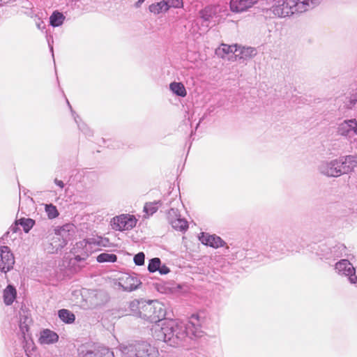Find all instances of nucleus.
<instances>
[{"mask_svg":"<svg viewBox=\"0 0 357 357\" xmlns=\"http://www.w3.org/2000/svg\"><path fill=\"white\" fill-rule=\"evenodd\" d=\"M155 337L167 342L170 346H176L186 337L184 324L172 319H162L158 321L152 328Z\"/></svg>","mask_w":357,"mask_h":357,"instance_id":"nucleus-1","label":"nucleus"},{"mask_svg":"<svg viewBox=\"0 0 357 357\" xmlns=\"http://www.w3.org/2000/svg\"><path fill=\"white\" fill-rule=\"evenodd\" d=\"M357 165L356 157L347 155L338 159L322 161L319 165V171L328 177H338L352 172Z\"/></svg>","mask_w":357,"mask_h":357,"instance_id":"nucleus-2","label":"nucleus"},{"mask_svg":"<svg viewBox=\"0 0 357 357\" xmlns=\"http://www.w3.org/2000/svg\"><path fill=\"white\" fill-rule=\"evenodd\" d=\"M226 8L220 5L205 7L199 12L197 23L200 24L199 31L207 32L210 28L220 24L224 20Z\"/></svg>","mask_w":357,"mask_h":357,"instance_id":"nucleus-3","label":"nucleus"},{"mask_svg":"<svg viewBox=\"0 0 357 357\" xmlns=\"http://www.w3.org/2000/svg\"><path fill=\"white\" fill-rule=\"evenodd\" d=\"M119 349L123 357H160L158 349L146 342L120 344Z\"/></svg>","mask_w":357,"mask_h":357,"instance_id":"nucleus-4","label":"nucleus"},{"mask_svg":"<svg viewBox=\"0 0 357 357\" xmlns=\"http://www.w3.org/2000/svg\"><path fill=\"white\" fill-rule=\"evenodd\" d=\"M297 0H268L269 8L265 13L271 17H285L297 12L296 5Z\"/></svg>","mask_w":357,"mask_h":357,"instance_id":"nucleus-5","label":"nucleus"},{"mask_svg":"<svg viewBox=\"0 0 357 357\" xmlns=\"http://www.w3.org/2000/svg\"><path fill=\"white\" fill-rule=\"evenodd\" d=\"M141 318L157 323L165 316L164 305L157 301H142Z\"/></svg>","mask_w":357,"mask_h":357,"instance_id":"nucleus-6","label":"nucleus"},{"mask_svg":"<svg viewBox=\"0 0 357 357\" xmlns=\"http://www.w3.org/2000/svg\"><path fill=\"white\" fill-rule=\"evenodd\" d=\"M137 219L132 215L121 214L114 217L111 220V226L116 231L130 230L135 227Z\"/></svg>","mask_w":357,"mask_h":357,"instance_id":"nucleus-7","label":"nucleus"},{"mask_svg":"<svg viewBox=\"0 0 357 357\" xmlns=\"http://www.w3.org/2000/svg\"><path fill=\"white\" fill-rule=\"evenodd\" d=\"M335 268L340 275H345L349 278L351 284L357 283V276L356 270L353 265L347 259H342L336 263Z\"/></svg>","mask_w":357,"mask_h":357,"instance_id":"nucleus-8","label":"nucleus"},{"mask_svg":"<svg viewBox=\"0 0 357 357\" xmlns=\"http://www.w3.org/2000/svg\"><path fill=\"white\" fill-rule=\"evenodd\" d=\"M15 259L8 246L0 247V271L7 273L13 266Z\"/></svg>","mask_w":357,"mask_h":357,"instance_id":"nucleus-9","label":"nucleus"},{"mask_svg":"<svg viewBox=\"0 0 357 357\" xmlns=\"http://www.w3.org/2000/svg\"><path fill=\"white\" fill-rule=\"evenodd\" d=\"M184 331L186 333V337H199L202 335L203 332L197 315H192L188 324H184Z\"/></svg>","mask_w":357,"mask_h":357,"instance_id":"nucleus-10","label":"nucleus"},{"mask_svg":"<svg viewBox=\"0 0 357 357\" xmlns=\"http://www.w3.org/2000/svg\"><path fill=\"white\" fill-rule=\"evenodd\" d=\"M118 284L124 291H132L137 289L141 284L140 280L134 275L125 274L119 279Z\"/></svg>","mask_w":357,"mask_h":357,"instance_id":"nucleus-11","label":"nucleus"},{"mask_svg":"<svg viewBox=\"0 0 357 357\" xmlns=\"http://www.w3.org/2000/svg\"><path fill=\"white\" fill-rule=\"evenodd\" d=\"M168 217L169 222L174 229L184 231L188 228V222L185 219L181 218L176 209L171 208L169 211Z\"/></svg>","mask_w":357,"mask_h":357,"instance_id":"nucleus-12","label":"nucleus"},{"mask_svg":"<svg viewBox=\"0 0 357 357\" xmlns=\"http://www.w3.org/2000/svg\"><path fill=\"white\" fill-rule=\"evenodd\" d=\"M259 0H231L230 10L233 13H243L252 8Z\"/></svg>","mask_w":357,"mask_h":357,"instance_id":"nucleus-13","label":"nucleus"},{"mask_svg":"<svg viewBox=\"0 0 357 357\" xmlns=\"http://www.w3.org/2000/svg\"><path fill=\"white\" fill-rule=\"evenodd\" d=\"M337 132L342 136H349L351 133L357 135V121L356 119L345 120L337 127Z\"/></svg>","mask_w":357,"mask_h":357,"instance_id":"nucleus-14","label":"nucleus"},{"mask_svg":"<svg viewBox=\"0 0 357 357\" xmlns=\"http://www.w3.org/2000/svg\"><path fill=\"white\" fill-rule=\"evenodd\" d=\"M82 357H115L113 351L109 348L99 345L87 350Z\"/></svg>","mask_w":357,"mask_h":357,"instance_id":"nucleus-15","label":"nucleus"},{"mask_svg":"<svg viewBox=\"0 0 357 357\" xmlns=\"http://www.w3.org/2000/svg\"><path fill=\"white\" fill-rule=\"evenodd\" d=\"M199 239L203 244L213 248L222 247L225 244V242L220 237L205 233H202Z\"/></svg>","mask_w":357,"mask_h":357,"instance_id":"nucleus-16","label":"nucleus"},{"mask_svg":"<svg viewBox=\"0 0 357 357\" xmlns=\"http://www.w3.org/2000/svg\"><path fill=\"white\" fill-rule=\"evenodd\" d=\"M76 227L73 224L67 223L54 229V234L58 235L67 243L72 236L75 234Z\"/></svg>","mask_w":357,"mask_h":357,"instance_id":"nucleus-17","label":"nucleus"},{"mask_svg":"<svg viewBox=\"0 0 357 357\" xmlns=\"http://www.w3.org/2000/svg\"><path fill=\"white\" fill-rule=\"evenodd\" d=\"M102 238L100 236L93 237L89 238L88 240H84L80 241L77 244V248L83 247L84 252L86 256H89L90 253L92 252V245H98V246H105V244L103 243Z\"/></svg>","mask_w":357,"mask_h":357,"instance_id":"nucleus-18","label":"nucleus"},{"mask_svg":"<svg viewBox=\"0 0 357 357\" xmlns=\"http://www.w3.org/2000/svg\"><path fill=\"white\" fill-rule=\"evenodd\" d=\"M67 243L58 235L51 238L50 243L45 245V250L48 253H56L66 245Z\"/></svg>","mask_w":357,"mask_h":357,"instance_id":"nucleus-19","label":"nucleus"},{"mask_svg":"<svg viewBox=\"0 0 357 357\" xmlns=\"http://www.w3.org/2000/svg\"><path fill=\"white\" fill-rule=\"evenodd\" d=\"M257 54V50L251 47H242L236 45V51L234 53L236 59H249Z\"/></svg>","mask_w":357,"mask_h":357,"instance_id":"nucleus-20","label":"nucleus"},{"mask_svg":"<svg viewBox=\"0 0 357 357\" xmlns=\"http://www.w3.org/2000/svg\"><path fill=\"white\" fill-rule=\"evenodd\" d=\"M236 51V45H229L221 44L216 50L215 54L222 59H225L230 54H234Z\"/></svg>","mask_w":357,"mask_h":357,"instance_id":"nucleus-21","label":"nucleus"},{"mask_svg":"<svg viewBox=\"0 0 357 357\" xmlns=\"http://www.w3.org/2000/svg\"><path fill=\"white\" fill-rule=\"evenodd\" d=\"M59 336L56 333L47 329L41 332L39 340L41 344H50L57 342Z\"/></svg>","mask_w":357,"mask_h":357,"instance_id":"nucleus-22","label":"nucleus"},{"mask_svg":"<svg viewBox=\"0 0 357 357\" xmlns=\"http://www.w3.org/2000/svg\"><path fill=\"white\" fill-rule=\"evenodd\" d=\"M321 0H297L296 8L297 12L302 13L307 10L308 7L318 4Z\"/></svg>","mask_w":357,"mask_h":357,"instance_id":"nucleus-23","label":"nucleus"},{"mask_svg":"<svg viewBox=\"0 0 357 357\" xmlns=\"http://www.w3.org/2000/svg\"><path fill=\"white\" fill-rule=\"evenodd\" d=\"M16 290L11 286L8 285L3 291V301L6 305H10L13 303L16 298Z\"/></svg>","mask_w":357,"mask_h":357,"instance_id":"nucleus-24","label":"nucleus"},{"mask_svg":"<svg viewBox=\"0 0 357 357\" xmlns=\"http://www.w3.org/2000/svg\"><path fill=\"white\" fill-rule=\"evenodd\" d=\"M149 10L151 13H153L154 15H158L161 13H165L168 10L167 3H165V0L158 3H152L149 6Z\"/></svg>","mask_w":357,"mask_h":357,"instance_id":"nucleus-25","label":"nucleus"},{"mask_svg":"<svg viewBox=\"0 0 357 357\" xmlns=\"http://www.w3.org/2000/svg\"><path fill=\"white\" fill-rule=\"evenodd\" d=\"M169 89L174 94L181 97H185L187 94L185 88L181 82H172Z\"/></svg>","mask_w":357,"mask_h":357,"instance_id":"nucleus-26","label":"nucleus"},{"mask_svg":"<svg viewBox=\"0 0 357 357\" xmlns=\"http://www.w3.org/2000/svg\"><path fill=\"white\" fill-rule=\"evenodd\" d=\"M143 301L134 300L130 303V309L134 316L141 318Z\"/></svg>","mask_w":357,"mask_h":357,"instance_id":"nucleus-27","label":"nucleus"},{"mask_svg":"<svg viewBox=\"0 0 357 357\" xmlns=\"http://www.w3.org/2000/svg\"><path fill=\"white\" fill-rule=\"evenodd\" d=\"M59 317L63 321L68 324H71L75 321V315L69 310L66 309L60 310L58 312Z\"/></svg>","mask_w":357,"mask_h":357,"instance_id":"nucleus-28","label":"nucleus"},{"mask_svg":"<svg viewBox=\"0 0 357 357\" xmlns=\"http://www.w3.org/2000/svg\"><path fill=\"white\" fill-rule=\"evenodd\" d=\"M64 18L62 13L55 11L50 17V24L52 26H59L63 24Z\"/></svg>","mask_w":357,"mask_h":357,"instance_id":"nucleus-29","label":"nucleus"},{"mask_svg":"<svg viewBox=\"0 0 357 357\" xmlns=\"http://www.w3.org/2000/svg\"><path fill=\"white\" fill-rule=\"evenodd\" d=\"M160 204V202H153L146 203L144 207V212L149 217L155 213L158 209V205Z\"/></svg>","mask_w":357,"mask_h":357,"instance_id":"nucleus-30","label":"nucleus"},{"mask_svg":"<svg viewBox=\"0 0 357 357\" xmlns=\"http://www.w3.org/2000/svg\"><path fill=\"white\" fill-rule=\"evenodd\" d=\"M17 224L20 225L23 227L24 232L28 233L33 227L35 221L31 218H20L17 220Z\"/></svg>","mask_w":357,"mask_h":357,"instance_id":"nucleus-31","label":"nucleus"},{"mask_svg":"<svg viewBox=\"0 0 357 357\" xmlns=\"http://www.w3.org/2000/svg\"><path fill=\"white\" fill-rule=\"evenodd\" d=\"M97 261L100 263L102 262H114L116 261V256L110 253H102L97 257Z\"/></svg>","mask_w":357,"mask_h":357,"instance_id":"nucleus-32","label":"nucleus"},{"mask_svg":"<svg viewBox=\"0 0 357 357\" xmlns=\"http://www.w3.org/2000/svg\"><path fill=\"white\" fill-rule=\"evenodd\" d=\"M45 210L50 219L55 218L59 215L56 207L52 204H45Z\"/></svg>","mask_w":357,"mask_h":357,"instance_id":"nucleus-33","label":"nucleus"},{"mask_svg":"<svg viewBox=\"0 0 357 357\" xmlns=\"http://www.w3.org/2000/svg\"><path fill=\"white\" fill-rule=\"evenodd\" d=\"M160 264L161 262L159 258H153L149 261L148 270L151 273L155 272L160 268Z\"/></svg>","mask_w":357,"mask_h":357,"instance_id":"nucleus-34","label":"nucleus"},{"mask_svg":"<svg viewBox=\"0 0 357 357\" xmlns=\"http://www.w3.org/2000/svg\"><path fill=\"white\" fill-rule=\"evenodd\" d=\"M167 3V10L170 8H179L183 6V0H165Z\"/></svg>","mask_w":357,"mask_h":357,"instance_id":"nucleus-35","label":"nucleus"},{"mask_svg":"<svg viewBox=\"0 0 357 357\" xmlns=\"http://www.w3.org/2000/svg\"><path fill=\"white\" fill-rule=\"evenodd\" d=\"M144 254L143 252H139L134 257V261L136 265L141 266L144 263Z\"/></svg>","mask_w":357,"mask_h":357,"instance_id":"nucleus-36","label":"nucleus"},{"mask_svg":"<svg viewBox=\"0 0 357 357\" xmlns=\"http://www.w3.org/2000/svg\"><path fill=\"white\" fill-rule=\"evenodd\" d=\"M35 22L36 25L38 29L43 30L45 29L44 22L40 18L36 17Z\"/></svg>","mask_w":357,"mask_h":357,"instance_id":"nucleus-37","label":"nucleus"},{"mask_svg":"<svg viewBox=\"0 0 357 357\" xmlns=\"http://www.w3.org/2000/svg\"><path fill=\"white\" fill-rule=\"evenodd\" d=\"M349 103L347 105L348 107H352L353 106H354L356 105V103L357 102V95L355 94V95L351 96L349 98Z\"/></svg>","mask_w":357,"mask_h":357,"instance_id":"nucleus-38","label":"nucleus"},{"mask_svg":"<svg viewBox=\"0 0 357 357\" xmlns=\"http://www.w3.org/2000/svg\"><path fill=\"white\" fill-rule=\"evenodd\" d=\"M160 274L164 275L167 274L169 272V269L166 266H160V268L158 270Z\"/></svg>","mask_w":357,"mask_h":357,"instance_id":"nucleus-39","label":"nucleus"},{"mask_svg":"<svg viewBox=\"0 0 357 357\" xmlns=\"http://www.w3.org/2000/svg\"><path fill=\"white\" fill-rule=\"evenodd\" d=\"M54 183L58 185L59 186L60 188H63V186H64V184H63V182L62 181H60V180H58V179H55L54 180Z\"/></svg>","mask_w":357,"mask_h":357,"instance_id":"nucleus-40","label":"nucleus"},{"mask_svg":"<svg viewBox=\"0 0 357 357\" xmlns=\"http://www.w3.org/2000/svg\"><path fill=\"white\" fill-rule=\"evenodd\" d=\"M17 222L15 223V225H12L10 227V229L13 231V232H16L17 231Z\"/></svg>","mask_w":357,"mask_h":357,"instance_id":"nucleus-41","label":"nucleus"},{"mask_svg":"<svg viewBox=\"0 0 357 357\" xmlns=\"http://www.w3.org/2000/svg\"><path fill=\"white\" fill-rule=\"evenodd\" d=\"M144 2V0H138L136 3H135V6L137 8H139L140 7V6Z\"/></svg>","mask_w":357,"mask_h":357,"instance_id":"nucleus-42","label":"nucleus"}]
</instances>
